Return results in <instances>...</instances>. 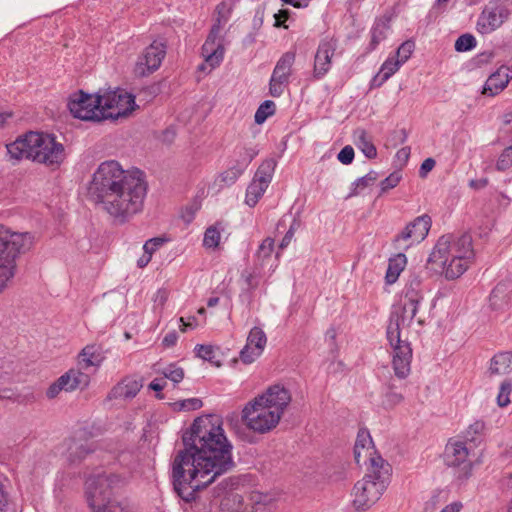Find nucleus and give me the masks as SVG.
I'll return each instance as SVG.
<instances>
[{
	"label": "nucleus",
	"mask_w": 512,
	"mask_h": 512,
	"mask_svg": "<svg viewBox=\"0 0 512 512\" xmlns=\"http://www.w3.org/2000/svg\"><path fill=\"white\" fill-rule=\"evenodd\" d=\"M287 85L288 84H285L284 82H280V80H277V79L274 81V78L271 77L270 83H269L270 95L273 97H280L283 94L284 89Z\"/></svg>",
	"instance_id": "bf43d9fd"
},
{
	"label": "nucleus",
	"mask_w": 512,
	"mask_h": 512,
	"mask_svg": "<svg viewBox=\"0 0 512 512\" xmlns=\"http://www.w3.org/2000/svg\"><path fill=\"white\" fill-rule=\"evenodd\" d=\"M355 143L362 150L364 155L373 159L377 156V150L374 144L371 142L367 132L363 129H358L354 133Z\"/></svg>",
	"instance_id": "72a5a7b5"
},
{
	"label": "nucleus",
	"mask_w": 512,
	"mask_h": 512,
	"mask_svg": "<svg viewBox=\"0 0 512 512\" xmlns=\"http://www.w3.org/2000/svg\"><path fill=\"white\" fill-rule=\"evenodd\" d=\"M475 46L476 39L471 34H463L455 42V49L458 52L469 51Z\"/></svg>",
	"instance_id": "3c124183"
},
{
	"label": "nucleus",
	"mask_w": 512,
	"mask_h": 512,
	"mask_svg": "<svg viewBox=\"0 0 512 512\" xmlns=\"http://www.w3.org/2000/svg\"><path fill=\"white\" fill-rule=\"evenodd\" d=\"M266 187L259 184V182H252L249 184L246 190V198L245 202L250 207H253L257 204L259 199L262 197L264 192L266 191Z\"/></svg>",
	"instance_id": "58836bf2"
},
{
	"label": "nucleus",
	"mask_w": 512,
	"mask_h": 512,
	"mask_svg": "<svg viewBox=\"0 0 512 512\" xmlns=\"http://www.w3.org/2000/svg\"><path fill=\"white\" fill-rule=\"evenodd\" d=\"M256 398L273 412H278L280 417L291 402L290 392L279 384L269 387L264 394Z\"/></svg>",
	"instance_id": "6ab92c4d"
},
{
	"label": "nucleus",
	"mask_w": 512,
	"mask_h": 512,
	"mask_svg": "<svg viewBox=\"0 0 512 512\" xmlns=\"http://www.w3.org/2000/svg\"><path fill=\"white\" fill-rule=\"evenodd\" d=\"M266 343L265 332L260 327H253L247 336L246 345L240 351V360L244 364L253 363L263 353Z\"/></svg>",
	"instance_id": "f3484780"
},
{
	"label": "nucleus",
	"mask_w": 512,
	"mask_h": 512,
	"mask_svg": "<svg viewBox=\"0 0 512 512\" xmlns=\"http://www.w3.org/2000/svg\"><path fill=\"white\" fill-rule=\"evenodd\" d=\"M377 179H378V174L375 171H370L365 176L357 179L352 184V190L349 193L348 197H353V196L358 195L363 189H365L368 186L373 185Z\"/></svg>",
	"instance_id": "e433bc0d"
},
{
	"label": "nucleus",
	"mask_w": 512,
	"mask_h": 512,
	"mask_svg": "<svg viewBox=\"0 0 512 512\" xmlns=\"http://www.w3.org/2000/svg\"><path fill=\"white\" fill-rule=\"evenodd\" d=\"M181 326L180 330L185 332L188 328L194 329L198 326V320L195 316L188 317L187 320L184 317L180 318Z\"/></svg>",
	"instance_id": "e2e57ef3"
},
{
	"label": "nucleus",
	"mask_w": 512,
	"mask_h": 512,
	"mask_svg": "<svg viewBox=\"0 0 512 512\" xmlns=\"http://www.w3.org/2000/svg\"><path fill=\"white\" fill-rule=\"evenodd\" d=\"M162 374L165 378L170 379L174 383H180L184 378V371L180 367H176L175 365L171 364L168 367H166Z\"/></svg>",
	"instance_id": "864d4df0"
},
{
	"label": "nucleus",
	"mask_w": 512,
	"mask_h": 512,
	"mask_svg": "<svg viewBox=\"0 0 512 512\" xmlns=\"http://www.w3.org/2000/svg\"><path fill=\"white\" fill-rule=\"evenodd\" d=\"M299 227H300V222L298 220L294 219L280 243L281 249L286 248L290 244L292 238L294 237L295 232L299 229Z\"/></svg>",
	"instance_id": "4d7b16f0"
},
{
	"label": "nucleus",
	"mask_w": 512,
	"mask_h": 512,
	"mask_svg": "<svg viewBox=\"0 0 512 512\" xmlns=\"http://www.w3.org/2000/svg\"><path fill=\"white\" fill-rule=\"evenodd\" d=\"M177 340H178L177 333L175 331H171L164 336V338L162 340V344L165 347H172L176 344Z\"/></svg>",
	"instance_id": "338daca9"
},
{
	"label": "nucleus",
	"mask_w": 512,
	"mask_h": 512,
	"mask_svg": "<svg viewBox=\"0 0 512 512\" xmlns=\"http://www.w3.org/2000/svg\"><path fill=\"white\" fill-rule=\"evenodd\" d=\"M195 352H196L197 357L210 362L211 364L215 365L216 367L221 366V362L216 359L215 348L213 346L198 344L195 347Z\"/></svg>",
	"instance_id": "37998d69"
},
{
	"label": "nucleus",
	"mask_w": 512,
	"mask_h": 512,
	"mask_svg": "<svg viewBox=\"0 0 512 512\" xmlns=\"http://www.w3.org/2000/svg\"><path fill=\"white\" fill-rule=\"evenodd\" d=\"M406 264V256L402 253L398 254L394 259H390L386 271V282L393 284L398 279Z\"/></svg>",
	"instance_id": "f704fd0d"
},
{
	"label": "nucleus",
	"mask_w": 512,
	"mask_h": 512,
	"mask_svg": "<svg viewBox=\"0 0 512 512\" xmlns=\"http://www.w3.org/2000/svg\"><path fill=\"white\" fill-rule=\"evenodd\" d=\"M431 227V218L428 215H422L415 218L412 222L399 233L394 242L399 249L407 250L414 244L423 241Z\"/></svg>",
	"instance_id": "4468645a"
},
{
	"label": "nucleus",
	"mask_w": 512,
	"mask_h": 512,
	"mask_svg": "<svg viewBox=\"0 0 512 512\" xmlns=\"http://www.w3.org/2000/svg\"><path fill=\"white\" fill-rule=\"evenodd\" d=\"M335 52V44L332 41L320 43L314 61V77L322 78L330 69L331 59Z\"/></svg>",
	"instance_id": "412c9836"
},
{
	"label": "nucleus",
	"mask_w": 512,
	"mask_h": 512,
	"mask_svg": "<svg viewBox=\"0 0 512 512\" xmlns=\"http://www.w3.org/2000/svg\"><path fill=\"white\" fill-rule=\"evenodd\" d=\"M471 235L464 233L460 236L452 234L442 235L435 244L429 258L428 265L438 264L440 267L450 258L472 260L474 258Z\"/></svg>",
	"instance_id": "1a4fd4ad"
},
{
	"label": "nucleus",
	"mask_w": 512,
	"mask_h": 512,
	"mask_svg": "<svg viewBox=\"0 0 512 512\" xmlns=\"http://www.w3.org/2000/svg\"><path fill=\"white\" fill-rule=\"evenodd\" d=\"M273 250L274 239L270 237L265 238L256 252V264L262 266L264 264V261L271 257Z\"/></svg>",
	"instance_id": "a19ab883"
},
{
	"label": "nucleus",
	"mask_w": 512,
	"mask_h": 512,
	"mask_svg": "<svg viewBox=\"0 0 512 512\" xmlns=\"http://www.w3.org/2000/svg\"><path fill=\"white\" fill-rule=\"evenodd\" d=\"M166 55V44L161 40L153 41L139 55L134 72L139 77L147 76L159 69Z\"/></svg>",
	"instance_id": "2eb2a0df"
},
{
	"label": "nucleus",
	"mask_w": 512,
	"mask_h": 512,
	"mask_svg": "<svg viewBox=\"0 0 512 512\" xmlns=\"http://www.w3.org/2000/svg\"><path fill=\"white\" fill-rule=\"evenodd\" d=\"M242 419L249 429L264 434L274 429L281 417L255 397L242 410Z\"/></svg>",
	"instance_id": "9d476101"
},
{
	"label": "nucleus",
	"mask_w": 512,
	"mask_h": 512,
	"mask_svg": "<svg viewBox=\"0 0 512 512\" xmlns=\"http://www.w3.org/2000/svg\"><path fill=\"white\" fill-rule=\"evenodd\" d=\"M419 304L413 300H404L399 310L391 314L387 327V339L393 348L392 366L395 375L400 379L410 374L412 360V348L409 342L401 338V332L413 323Z\"/></svg>",
	"instance_id": "20e7f679"
},
{
	"label": "nucleus",
	"mask_w": 512,
	"mask_h": 512,
	"mask_svg": "<svg viewBox=\"0 0 512 512\" xmlns=\"http://www.w3.org/2000/svg\"><path fill=\"white\" fill-rule=\"evenodd\" d=\"M512 392V381L504 380L497 395V404L500 407H506L510 403V394Z\"/></svg>",
	"instance_id": "a18cd8bd"
},
{
	"label": "nucleus",
	"mask_w": 512,
	"mask_h": 512,
	"mask_svg": "<svg viewBox=\"0 0 512 512\" xmlns=\"http://www.w3.org/2000/svg\"><path fill=\"white\" fill-rule=\"evenodd\" d=\"M7 152L14 159H29L49 168H58L66 158L64 145L53 134L29 132L7 145Z\"/></svg>",
	"instance_id": "7ed1b4c3"
},
{
	"label": "nucleus",
	"mask_w": 512,
	"mask_h": 512,
	"mask_svg": "<svg viewBox=\"0 0 512 512\" xmlns=\"http://www.w3.org/2000/svg\"><path fill=\"white\" fill-rule=\"evenodd\" d=\"M121 476L103 473L85 481L84 497L91 512H133L128 502L118 495L123 485Z\"/></svg>",
	"instance_id": "39448f33"
},
{
	"label": "nucleus",
	"mask_w": 512,
	"mask_h": 512,
	"mask_svg": "<svg viewBox=\"0 0 512 512\" xmlns=\"http://www.w3.org/2000/svg\"><path fill=\"white\" fill-rule=\"evenodd\" d=\"M251 501L257 509L272 508L275 504L276 497L270 493L253 492L251 494Z\"/></svg>",
	"instance_id": "79ce46f5"
},
{
	"label": "nucleus",
	"mask_w": 512,
	"mask_h": 512,
	"mask_svg": "<svg viewBox=\"0 0 512 512\" xmlns=\"http://www.w3.org/2000/svg\"><path fill=\"white\" fill-rule=\"evenodd\" d=\"M485 429V423L477 420L471 424L465 432V441L468 443H475L478 437L483 433Z\"/></svg>",
	"instance_id": "de8ad7c7"
},
{
	"label": "nucleus",
	"mask_w": 512,
	"mask_h": 512,
	"mask_svg": "<svg viewBox=\"0 0 512 512\" xmlns=\"http://www.w3.org/2000/svg\"><path fill=\"white\" fill-rule=\"evenodd\" d=\"M220 232L216 226H211L206 229L203 239V245L206 248H216L220 241Z\"/></svg>",
	"instance_id": "8fccbe9b"
},
{
	"label": "nucleus",
	"mask_w": 512,
	"mask_h": 512,
	"mask_svg": "<svg viewBox=\"0 0 512 512\" xmlns=\"http://www.w3.org/2000/svg\"><path fill=\"white\" fill-rule=\"evenodd\" d=\"M243 168L240 166H233L221 174H219L217 181L220 182V187L230 186L242 175Z\"/></svg>",
	"instance_id": "ea45409f"
},
{
	"label": "nucleus",
	"mask_w": 512,
	"mask_h": 512,
	"mask_svg": "<svg viewBox=\"0 0 512 512\" xmlns=\"http://www.w3.org/2000/svg\"><path fill=\"white\" fill-rule=\"evenodd\" d=\"M64 391L62 385L59 384V379H57L50 387L47 389L46 395L48 398L53 399L58 396V394Z\"/></svg>",
	"instance_id": "0e129e2a"
},
{
	"label": "nucleus",
	"mask_w": 512,
	"mask_h": 512,
	"mask_svg": "<svg viewBox=\"0 0 512 512\" xmlns=\"http://www.w3.org/2000/svg\"><path fill=\"white\" fill-rule=\"evenodd\" d=\"M121 476L103 473L85 481L84 497L91 512H133L128 502L118 495L123 485Z\"/></svg>",
	"instance_id": "423d86ee"
},
{
	"label": "nucleus",
	"mask_w": 512,
	"mask_h": 512,
	"mask_svg": "<svg viewBox=\"0 0 512 512\" xmlns=\"http://www.w3.org/2000/svg\"><path fill=\"white\" fill-rule=\"evenodd\" d=\"M512 298V282L503 281L498 283L492 290L489 302L493 310H502L506 308Z\"/></svg>",
	"instance_id": "393cba45"
},
{
	"label": "nucleus",
	"mask_w": 512,
	"mask_h": 512,
	"mask_svg": "<svg viewBox=\"0 0 512 512\" xmlns=\"http://www.w3.org/2000/svg\"><path fill=\"white\" fill-rule=\"evenodd\" d=\"M435 164H436V162L433 158L425 159L420 166V170H419L420 177H422V178L426 177L427 174L435 167Z\"/></svg>",
	"instance_id": "680f3d73"
},
{
	"label": "nucleus",
	"mask_w": 512,
	"mask_h": 512,
	"mask_svg": "<svg viewBox=\"0 0 512 512\" xmlns=\"http://www.w3.org/2000/svg\"><path fill=\"white\" fill-rule=\"evenodd\" d=\"M402 66L401 61H398L394 56L389 57L381 66L379 73L374 77L373 82L377 86H381L392 75H394Z\"/></svg>",
	"instance_id": "2f4dec72"
},
{
	"label": "nucleus",
	"mask_w": 512,
	"mask_h": 512,
	"mask_svg": "<svg viewBox=\"0 0 512 512\" xmlns=\"http://www.w3.org/2000/svg\"><path fill=\"white\" fill-rule=\"evenodd\" d=\"M142 384L140 381L132 378H125L115 385L109 392V399H127L133 398L140 391Z\"/></svg>",
	"instance_id": "bb28decb"
},
{
	"label": "nucleus",
	"mask_w": 512,
	"mask_h": 512,
	"mask_svg": "<svg viewBox=\"0 0 512 512\" xmlns=\"http://www.w3.org/2000/svg\"><path fill=\"white\" fill-rule=\"evenodd\" d=\"M404 300L420 303L423 300L422 280L418 275H413L406 284Z\"/></svg>",
	"instance_id": "473e14b6"
},
{
	"label": "nucleus",
	"mask_w": 512,
	"mask_h": 512,
	"mask_svg": "<svg viewBox=\"0 0 512 512\" xmlns=\"http://www.w3.org/2000/svg\"><path fill=\"white\" fill-rule=\"evenodd\" d=\"M164 243L162 238H151L143 246L144 252L152 256V254Z\"/></svg>",
	"instance_id": "052dcab7"
},
{
	"label": "nucleus",
	"mask_w": 512,
	"mask_h": 512,
	"mask_svg": "<svg viewBox=\"0 0 512 512\" xmlns=\"http://www.w3.org/2000/svg\"><path fill=\"white\" fill-rule=\"evenodd\" d=\"M68 109L75 118L84 121H103L100 92L88 94L79 90L71 94L68 100Z\"/></svg>",
	"instance_id": "f8f14e48"
},
{
	"label": "nucleus",
	"mask_w": 512,
	"mask_h": 512,
	"mask_svg": "<svg viewBox=\"0 0 512 512\" xmlns=\"http://www.w3.org/2000/svg\"><path fill=\"white\" fill-rule=\"evenodd\" d=\"M135 97L124 89L108 90L101 93L103 120H117L126 117L136 108Z\"/></svg>",
	"instance_id": "9b49d317"
},
{
	"label": "nucleus",
	"mask_w": 512,
	"mask_h": 512,
	"mask_svg": "<svg viewBox=\"0 0 512 512\" xmlns=\"http://www.w3.org/2000/svg\"><path fill=\"white\" fill-rule=\"evenodd\" d=\"M32 237L29 233H19L0 226V293L15 275L16 258L30 248Z\"/></svg>",
	"instance_id": "6e6552de"
},
{
	"label": "nucleus",
	"mask_w": 512,
	"mask_h": 512,
	"mask_svg": "<svg viewBox=\"0 0 512 512\" xmlns=\"http://www.w3.org/2000/svg\"><path fill=\"white\" fill-rule=\"evenodd\" d=\"M223 37H217L214 33H209L202 46V56L205 63L199 66V70L204 71L206 66L210 67L209 72L218 67L224 58Z\"/></svg>",
	"instance_id": "a211bd4d"
},
{
	"label": "nucleus",
	"mask_w": 512,
	"mask_h": 512,
	"mask_svg": "<svg viewBox=\"0 0 512 512\" xmlns=\"http://www.w3.org/2000/svg\"><path fill=\"white\" fill-rule=\"evenodd\" d=\"M374 450V445L372 438L368 431L360 430L358 432L356 442L354 445V458L357 464H360L361 458H369V463L371 464V458L377 457Z\"/></svg>",
	"instance_id": "b1692460"
},
{
	"label": "nucleus",
	"mask_w": 512,
	"mask_h": 512,
	"mask_svg": "<svg viewBox=\"0 0 512 512\" xmlns=\"http://www.w3.org/2000/svg\"><path fill=\"white\" fill-rule=\"evenodd\" d=\"M59 384L62 385L65 392H71L76 389H85L90 383V376L78 368H72L60 376Z\"/></svg>",
	"instance_id": "5701e85b"
},
{
	"label": "nucleus",
	"mask_w": 512,
	"mask_h": 512,
	"mask_svg": "<svg viewBox=\"0 0 512 512\" xmlns=\"http://www.w3.org/2000/svg\"><path fill=\"white\" fill-rule=\"evenodd\" d=\"M404 400V397L401 393L395 392L393 390H389L386 392L383 401L382 406L385 409H392L395 406L399 405Z\"/></svg>",
	"instance_id": "603ef678"
},
{
	"label": "nucleus",
	"mask_w": 512,
	"mask_h": 512,
	"mask_svg": "<svg viewBox=\"0 0 512 512\" xmlns=\"http://www.w3.org/2000/svg\"><path fill=\"white\" fill-rule=\"evenodd\" d=\"M276 160L273 158L264 160L261 165L258 167L255 176L253 178L254 182H259L260 185L265 186L268 188L274 171L276 167Z\"/></svg>",
	"instance_id": "7c9ffc66"
},
{
	"label": "nucleus",
	"mask_w": 512,
	"mask_h": 512,
	"mask_svg": "<svg viewBox=\"0 0 512 512\" xmlns=\"http://www.w3.org/2000/svg\"><path fill=\"white\" fill-rule=\"evenodd\" d=\"M103 361L101 350L96 345L85 346L78 355V369L87 370L92 366H100Z\"/></svg>",
	"instance_id": "cd10ccee"
},
{
	"label": "nucleus",
	"mask_w": 512,
	"mask_h": 512,
	"mask_svg": "<svg viewBox=\"0 0 512 512\" xmlns=\"http://www.w3.org/2000/svg\"><path fill=\"white\" fill-rule=\"evenodd\" d=\"M510 167H512V145L502 151L496 162V169L500 172L506 171Z\"/></svg>",
	"instance_id": "09e8293b"
},
{
	"label": "nucleus",
	"mask_w": 512,
	"mask_h": 512,
	"mask_svg": "<svg viewBox=\"0 0 512 512\" xmlns=\"http://www.w3.org/2000/svg\"><path fill=\"white\" fill-rule=\"evenodd\" d=\"M512 79V67L501 66L487 79L482 94L495 96L503 91Z\"/></svg>",
	"instance_id": "aec40b11"
},
{
	"label": "nucleus",
	"mask_w": 512,
	"mask_h": 512,
	"mask_svg": "<svg viewBox=\"0 0 512 512\" xmlns=\"http://www.w3.org/2000/svg\"><path fill=\"white\" fill-rule=\"evenodd\" d=\"M467 441L463 440H449L445 447L444 460L450 467H461L464 476H467L472 468V463L469 460L471 446H468Z\"/></svg>",
	"instance_id": "dca6fc26"
},
{
	"label": "nucleus",
	"mask_w": 512,
	"mask_h": 512,
	"mask_svg": "<svg viewBox=\"0 0 512 512\" xmlns=\"http://www.w3.org/2000/svg\"><path fill=\"white\" fill-rule=\"evenodd\" d=\"M242 277L245 279V282L250 290L256 289L259 285V265L255 264V267L253 268L252 271H244L242 273Z\"/></svg>",
	"instance_id": "5fc2aeb1"
},
{
	"label": "nucleus",
	"mask_w": 512,
	"mask_h": 512,
	"mask_svg": "<svg viewBox=\"0 0 512 512\" xmlns=\"http://www.w3.org/2000/svg\"><path fill=\"white\" fill-rule=\"evenodd\" d=\"M472 260L461 259H452L445 263V266L440 267L438 264L430 265V268L436 273L444 274L446 279L453 280L460 277L469 267Z\"/></svg>",
	"instance_id": "a878e982"
},
{
	"label": "nucleus",
	"mask_w": 512,
	"mask_h": 512,
	"mask_svg": "<svg viewBox=\"0 0 512 512\" xmlns=\"http://www.w3.org/2000/svg\"><path fill=\"white\" fill-rule=\"evenodd\" d=\"M489 371L493 375H506L512 371V352L496 354L490 362Z\"/></svg>",
	"instance_id": "c756f323"
},
{
	"label": "nucleus",
	"mask_w": 512,
	"mask_h": 512,
	"mask_svg": "<svg viewBox=\"0 0 512 512\" xmlns=\"http://www.w3.org/2000/svg\"><path fill=\"white\" fill-rule=\"evenodd\" d=\"M146 194L142 173L125 171L114 160L99 165L88 187L90 200L118 224L142 211Z\"/></svg>",
	"instance_id": "f03ea898"
},
{
	"label": "nucleus",
	"mask_w": 512,
	"mask_h": 512,
	"mask_svg": "<svg viewBox=\"0 0 512 512\" xmlns=\"http://www.w3.org/2000/svg\"><path fill=\"white\" fill-rule=\"evenodd\" d=\"M95 450L96 444L92 441L72 439L68 444L66 458L71 465H77Z\"/></svg>",
	"instance_id": "4be33fe9"
},
{
	"label": "nucleus",
	"mask_w": 512,
	"mask_h": 512,
	"mask_svg": "<svg viewBox=\"0 0 512 512\" xmlns=\"http://www.w3.org/2000/svg\"><path fill=\"white\" fill-rule=\"evenodd\" d=\"M295 61V53L286 52L276 63V66L273 70L272 76L274 81L280 80V82H284L285 84L289 83V77L292 73V66Z\"/></svg>",
	"instance_id": "c85d7f7f"
},
{
	"label": "nucleus",
	"mask_w": 512,
	"mask_h": 512,
	"mask_svg": "<svg viewBox=\"0 0 512 512\" xmlns=\"http://www.w3.org/2000/svg\"><path fill=\"white\" fill-rule=\"evenodd\" d=\"M216 19L214 24L211 27L210 33H214L217 37H223L222 31L224 29V26L229 20L230 17V9L227 7V5L222 2L217 5L216 7Z\"/></svg>",
	"instance_id": "c9c22d12"
},
{
	"label": "nucleus",
	"mask_w": 512,
	"mask_h": 512,
	"mask_svg": "<svg viewBox=\"0 0 512 512\" xmlns=\"http://www.w3.org/2000/svg\"><path fill=\"white\" fill-rule=\"evenodd\" d=\"M275 112V104L273 101H264L257 109L254 119L257 124H262L270 115Z\"/></svg>",
	"instance_id": "c03bdc74"
},
{
	"label": "nucleus",
	"mask_w": 512,
	"mask_h": 512,
	"mask_svg": "<svg viewBox=\"0 0 512 512\" xmlns=\"http://www.w3.org/2000/svg\"><path fill=\"white\" fill-rule=\"evenodd\" d=\"M202 406V401L197 398H191L181 403V407L186 410H196Z\"/></svg>",
	"instance_id": "69168bd1"
},
{
	"label": "nucleus",
	"mask_w": 512,
	"mask_h": 512,
	"mask_svg": "<svg viewBox=\"0 0 512 512\" xmlns=\"http://www.w3.org/2000/svg\"><path fill=\"white\" fill-rule=\"evenodd\" d=\"M184 449L172 464L174 490L186 502L234 467L232 445L213 415L198 417L182 436Z\"/></svg>",
	"instance_id": "f257e3e1"
},
{
	"label": "nucleus",
	"mask_w": 512,
	"mask_h": 512,
	"mask_svg": "<svg viewBox=\"0 0 512 512\" xmlns=\"http://www.w3.org/2000/svg\"><path fill=\"white\" fill-rule=\"evenodd\" d=\"M337 158L344 165L351 164L354 159V149L349 145L345 146L338 153Z\"/></svg>",
	"instance_id": "13d9d810"
},
{
	"label": "nucleus",
	"mask_w": 512,
	"mask_h": 512,
	"mask_svg": "<svg viewBox=\"0 0 512 512\" xmlns=\"http://www.w3.org/2000/svg\"><path fill=\"white\" fill-rule=\"evenodd\" d=\"M414 49H415L414 41L407 40L399 46L394 57L398 61H401V64L403 65L411 57Z\"/></svg>",
	"instance_id": "49530a36"
},
{
	"label": "nucleus",
	"mask_w": 512,
	"mask_h": 512,
	"mask_svg": "<svg viewBox=\"0 0 512 512\" xmlns=\"http://www.w3.org/2000/svg\"><path fill=\"white\" fill-rule=\"evenodd\" d=\"M197 209H198L197 206L186 207L185 212L182 214V218L184 219V221L187 223H190L193 220L194 214L197 211Z\"/></svg>",
	"instance_id": "774afa93"
},
{
	"label": "nucleus",
	"mask_w": 512,
	"mask_h": 512,
	"mask_svg": "<svg viewBox=\"0 0 512 512\" xmlns=\"http://www.w3.org/2000/svg\"><path fill=\"white\" fill-rule=\"evenodd\" d=\"M401 180V175L397 172L391 173L381 182V191L386 192L398 185Z\"/></svg>",
	"instance_id": "6e6d98bb"
},
{
	"label": "nucleus",
	"mask_w": 512,
	"mask_h": 512,
	"mask_svg": "<svg viewBox=\"0 0 512 512\" xmlns=\"http://www.w3.org/2000/svg\"><path fill=\"white\" fill-rule=\"evenodd\" d=\"M391 465L381 456L371 458V466L352 490V504L358 511L371 508L383 495L390 483Z\"/></svg>",
	"instance_id": "0eeeda50"
},
{
	"label": "nucleus",
	"mask_w": 512,
	"mask_h": 512,
	"mask_svg": "<svg viewBox=\"0 0 512 512\" xmlns=\"http://www.w3.org/2000/svg\"><path fill=\"white\" fill-rule=\"evenodd\" d=\"M389 25L385 21H378L371 29L370 50H374L377 45L386 38V32Z\"/></svg>",
	"instance_id": "4c0bfd02"
},
{
	"label": "nucleus",
	"mask_w": 512,
	"mask_h": 512,
	"mask_svg": "<svg viewBox=\"0 0 512 512\" xmlns=\"http://www.w3.org/2000/svg\"><path fill=\"white\" fill-rule=\"evenodd\" d=\"M509 10L502 0H494L487 3L478 17L476 28L481 34H489L508 19Z\"/></svg>",
	"instance_id": "ddd939ff"
}]
</instances>
